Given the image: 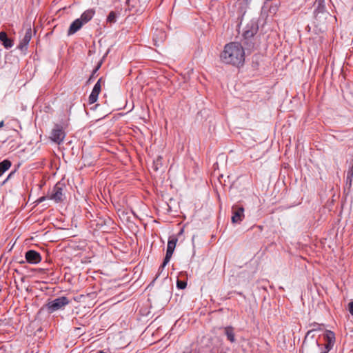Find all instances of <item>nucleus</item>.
I'll return each mask as SVG.
<instances>
[{
  "label": "nucleus",
  "mask_w": 353,
  "mask_h": 353,
  "mask_svg": "<svg viewBox=\"0 0 353 353\" xmlns=\"http://www.w3.org/2000/svg\"><path fill=\"white\" fill-rule=\"evenodd\" d=\"M222 63L234 66L242 65L245 61V50L239 42L226 44L220 54Z\"/></svg>",
  "instance_id": "1"
},
{
  "label": "nucleus",
  "mask_w": 353,
  "mask_h": 353,
  "mask_svg": "<svg viewBox=\"0 0 353 353\" xmlns=\"http://www.w3.org/2000/svg\"><path fill=\"white\" fill-rule=\"evenodd\" d=\"M70 301L65 296L58 297L46 304V308L50 313L63 309L65 305L69 304Z\"/></svg>",
  "instance_id": "2"
},
{
  "label": "nucleus",
  "mask_w": 353,
  "mask_h": 353,
  "mask_svg": "<svg viewBox=\"0 0 353 353\" xmlns=\"http://www.w3.org/2000/svg\"><path fill=\"white\" fill-rule=\"evenodd\" d=\"M177 241L178 239L175 236H170L168 241L166 254L161 268H163L170 261L174 251Z\"/></svg>",
  "instance_id": "3"
},
{
  "label": "nucleus",
  "mask_w": 353,
  "mask_h": 353,
  "mask_svg": "<svg viewBox=\"0 0 353 353\" xmlns=\"http://www.w3.org/2000/svg\"><path fill=\"white\" fill-rule=\"evenodd\" d=\"M65 137V133L63 130V127L58 124L55 125L51 132V140L57 144H60L63 142Z\"/></svg>",
  "instance_id": "4"
},
{
  "label": "nucleus",
  "mask_w": 353,
  "mask_h": 353,
  "mask_svg": "<svg viewBox=\"0 0 353 353\" xmlns=\"http://www.w3.org/2000/svg\"><path fill=\"white\" fill-rule=\"evenodd\" d=\"M49 199L54 201L56 203L61 202L64 199L62 185L57 183L52 188L50 193L48 196Z\"/></svg>",
  "instance_id": "5"
},
{
  "label": "nucleus",
  "mask_w": 353,
  "mask_h": 353,
  "mask_svg": "<svg viewBox=\"0 0 353 353\" xmlns=\"http://www.w3.org/2000/svg\"><path fill=\"white\" fill-rule=\"evenodd\" d=\"M25 258L27 262L31 264H37L41 261L40 254L33 250L27 251L25 254Z\"/></svg>",
  "instance_id": "6"
},
{
  "label": "nucleus",
  "mask_w": 353,
  "mask_h": 353,
  "mask_svg": "<svg viewBox=\"0 0 353 353\" xmlns=\"http://www.w3.org/2000/svg\"><path fill=\"white\" fill-rule=\"evenodd\" d=\"M244 216V208L243 207L232 208V222L233 223H240Z\"/></svg>",
  "instance_id": "7"
},
{
  "label": "nucleus",
  "mask_w": 353,
  "mask_h": 353,
  "mask_svg": "<svg viewBox=\"0 0 353 353\" xmlns=\"http://www.w3.org/2000/svg\"><path fill=\"white\" fill-rule=\"evenodd\" d=\"M31 38H32V29H31V27L29 26L26 30L24 37L20 41V43L18 46V48L20 49L21 50H23V49H26Z\"/></svg>",
  "instance_id": "8"
},
{
  "label": "nucleus",
  "mask_w": 353,
  "mask_h": 353,
  "mask_svg": "<svg viewBox=\"0 0 353 353\" xmlns=\"http://www.w3.org/2000/svg\"><path fill=\"white\" fill-rule=\"evenodd\" d=\"M166 39V34L164 30L156 29L154 36L153 40L154 44L156 46H159L160 43H163Z\"/></svg>",
  "instance_id": "9"
},
{
  "label": "nucleus",
  "mask_w": 353,
  "mask_h": 353,
  "mask_svg": "<svg viewBox=\"0 0 353 353\" xmlns=\"http://www.w3.org/2000/svg\"><path fill=\"white\" fill-rule=\"evenodd\" d=\"M84 24L79 19H75L70 26L68 30V34L72 35L79 30Z\"/></svg>",
  "instance_id": "10"
},
{
  "label": "nucleus",
  "mask_w": 353,
  "mask_h": 353,
  "mask_svg": "<svg viewBox=\"0 0 353 353\" xmlns=\"http://www.w3.org/2000/svg\"><path fill=\"white\" fill-rule=\"evenodd\" d=\"M95 11L94 9H88L84 11L80 18H79L83 24L89 22L94 17Z\"/></svg>",
  "instance_id": "11"
},
{
  "label": "nucleus",
  "mask_w": 353,
  "mask_h": 353,
  "mask_svg": "<svg viewBox=\"0 0 353 353\" xmlns=\"http://www.w3.org/2000/svg\"><path fill=\"white\" fill-rule=\"evenodd\" d=\"M0 41L6 49L11 48L14 45L13 41L8 37L5 32H0Z\"/></svg>",
  "instance_id": "12"
},
{
  "label": "nucleus",
  "mask_w": 353,
  "mask_h": 353,
  "mask_svg": "<svg viewBox=\"0 0 353 353\" xmlns=\"http://www.w3.org/2000/svg\"><path fill=\"white\" fill-rule=\"evenodd\" d=\"M314 5L316 6L314 11L316 17H317L319 14H323L325 12V8L324 6V0H316Z\"/></svg>",
  "instance_id": "13"
},
{
  "label": "nucleus",
  "mask_w": 353,
  "mask_h": 353,
  "mask_svg": "<svg viewBox=\"0 0 353 353\" xmlns=\"http://www.w3.org/2000/svg\"><path fill=\"white\" fill-rule=\"evenodd\" d=\"M225 330V334L226 335L228 339L232 342L234 343L235 341V335L234 333V329L231 326H228L224 328Z\"/></svg>",
  "instance_id": "14"
},
{
  "label": "nucleus",
  "mask_w": 353,
  "mask_h": 353,
  "mask_svg": "<svg viewBox=\"0 0 353 353\" xmlns=\"http://www.w3.org/2000/svg\"><path fill=\"white\" fill-rule=\"evenodd\" d=\"M324 338L326 343H335V334L332 331L326 330Z\"/></svg>",
  "instance_id": "15"
},
{
  "label": "nucleus",
  "mask_w": 353,
  "mask_h": 353,
  "mask_svg": "<svg viewBox=\"0 0 353 353\" xmlns=\"http://www.w3.org/2000/svg\"><path fill=\"white\" fill-rule=\"evenodd\" d=\"M11 166V162L8 160H3L0 163V174L7 171Z\"/></svg>",
  "instance_id": "16"
},
{
  "label": "nucleus",
  "mask_w": 353,
  "mask_h": 353,
  "mask_svg": "<svg viewBox=\"0 0 353 353\" xmlns=\"http://www.w3.org/2000/svg\"><path fill=\"white\" fill-rule=\"evenodd\" d=\"M353 180V163L351 167L349 168L346 174V184L350 187Z\"/></svg>",
  "instance_id": "17"
},
{
  "label": "nucleus",
  "mask_w": 353,
  "mask_h": 353,
  "mask_svg": "<svg viewBox=\"0 0 353 353\" xmlns=\"http://www.w3.org/2000/svg\"><path fill=\"white\" fill-rule=\"evenodd\" d=\"M162 167V157L159 156L153 161V168L157 171L160 168Z\"/></svg>",
  "instance_id": "18"
},
{
  "label": "nucleus",
  "mask_w": 353,
  "mask_h": 353,
  "mask_svg": "<svg viewBox=\"0 0 353 353\" xmlns=\"http://www.w3.org/2000/svg\"><path fill=\"white\" fill-rule=\"evenodd\" d=\"M99 93L100 92H98L97 91L94 92V90H92V92L89 96V103L90 104H92L97 101Z\"/></svg>",
  "instance_id": "19"
},
{
  "label": "nucleus",
  "mask_w": 353,
  "mask_h": 353,
  "mask_svg": "<svg viewBox=\"0 0 353 353\" xmlns=\"http://www.w3.org/2000/svg\"><path fill=\"white\" fill-rule=\"evenodd\" d=\"M108 22L114 23L116 21V14L114 12H110L107 17Z\"/></svg>",
  "instance_id": "20"
},
{
  "label": "nucleus",
  "mask_w": 353,
  "mask_h": 353,
  "mask_svg": "<svg viewBox=\"0 0 353 353\" xmlns=\"http://www.w3.org/2000/svg\"><path fill=\"white\" fill-rule=\"evenodd\" d=\"M101 78H100L97 82L95 83L92 90H94L98 92H101Z\"/></svg>",
  "instance_id": "21"
},
{
  "label": "nucleus",
  "mask_w": 353,
  "mask_h": 353,
  "mask_svg": "<svg viewBox=\"0 0 353 353\" xmlns=\"http://www.w3.org/2000/svg\"><path fill=\"white\" fill-rule=\"evenodd\" d=\"M176 286L179 289H185L187 286V283L183 281L178 280L176 282Z\"/></svg>",
  "instance_id": "22"
},
{
  "label": "nucleus",
  "mask_w": 353,
  "mask_h": 353,
  "mask_svg": "<svg viewBox=\"0 0 353 353\" xmlns=\"http://www.w3.org/2000/svg\"><path fill=\"white\" fill-rule=\"evenodd\" d=\"M334 343H326V344L325 345V348L326 351L325 352L327 353L329 351H330L334 347Z\"/></svg>",
  "instance_id": "23"
},
{
  "label": "nucleus",
  "mask_w": 353,
  "mask_h": 353,
  "mask_svg": "<svg viewBox=\"0 0 353 353\" xmlns=\"http://www.w3.org/2000/svg\"><path fill=\"white\" fill-rule=\"evenodd\" d=\"M348 308H349L350 313L353 316V301H351L348 304Z\"/></svg>",
  "instance_id": "24"
},
{
  "label": "nucleus",
  "mask_w": 353,
  "mask_h": 353,
  "mask_svg": "<svg viewBox=\"0 0 353 353\" xmlns=\"http://www.w3.org/2000/svg\"><path fill=\"white\" fill-rule=\"evenodd\" d=\"M46 199H48V196H41L37 200V203H41L43 201H45Z\"/></svg>",
  "instance_id": "25"
},
{
  "label": "nucleus",
  "mask_w": 353,
  "mask_h": 353,
  "mask_svg": "<svg viewBox=\"0 0 353 353\" xmlns=\"http://www.w3.org/2000/svg\"><path fill=\"white\" fill-rule=\"evenodd\" d=\"M3 125H4V122H3V121H2L0 122V128L3 127Z\"/></svg>",
  "instance_id": "26"
},
{
  "label": "nucleus",
  "mask_w": 353,
  "mask_h": 353,
  "mask_svg": "<svg viewBox=\"0 0 353 353\" xmlns=\"http://www.w3.org/2000/svg\"><path fill=\"white\" fill-rule=\"evenodd\" d=\"M312 332V330L308 331L307 333L306 337L308 336Z\"/></svg>",
  "instance_id": "27"
},
{
  "label": "nucleus",
  "mask_w": 353,
  "mask_h": 353,
  "mask_svg": "<svg viewBox=\"0 0 353 353\" xmlns=\"http://www.w3.org/2000/svg\"><path fill=\"white\" fill-rule=\"evenodd\" d=\"M96 353H106V352H105L103 350H100V351L97 352Z\"/></svg>",
  "instance_id": "28"
},
{
  "label": "nucleus",
  "mask_w": 353,
  "mask_h": 353,
  "mask_svg": "<svg viewBox=\"0 0 353 353\" xmlns=\"http://www.w3.org/2000/svg\"><path fill=\"white\" fill-rule=\"evenodd\" d=\"M316 344L317 346H320L319 343L317 341H316Z\"/></svg>",
  "instance_id": "29"
},
{
  "label": "nucleus",
  "mask_w": 353,
  "mask_h": 353,
  "mask_svg": "<svg viewBox=\"0 0 353 353\" xmlns=\"http://www.w3.org/2000/svg\"><path fill=\"white\" fill-rule=\"evenodd\" d=\"M12 173L9 174V176H8V178H9V177L12 175Z\"/></svg>",
  "instance_id": "30"
},
{
  "label": "nucleus",
  "mask_w": 353,
  "mask_h": 353,
  "mask_svg": "<svg viewBox=\"0 0 353 353\" xmlns=\"http://www.w3.org/2000/svg\"><path fill=\"white\" fill-rule=\"evenodd\" d=\"M322 353H327V352H322Z\"/></svg>",
  "instance_id": "31"
},
{
  "label": "nucleus",
  "mask_w": 353,
  "mask_h": 353,
  "mask_svg": "<svg viewBox=\"0 0 353 353\" xmlns=\"http://www.w3.org/2000/svg\"><path fill=\"white\" fill-rule=\"evenodd\" d=\"M322 353H327V352H322Z\"/></svg>",
  "instance_id": "32"
}]
</instances>
